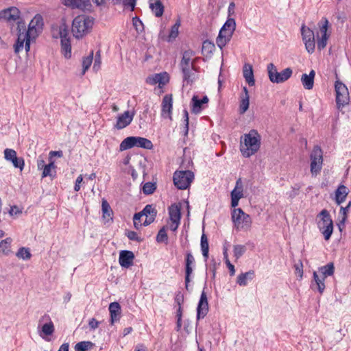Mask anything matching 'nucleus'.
Here are the masks:
<instances>
[{"mask_svg":"<svg viewBox=\"0 0 351 351\" xmlns=\"http://www.w3.org/2000/svg\"><path fill=\"white\" fill-rule=\"evenodd\" d=\"M43 20L40 16H36L29 23L28 29L25 27H21V23L18 24V35L14 49L15 53H19L23 49L24 43L27 38H36L38 36L39 32L42 29Z\"/></svg>","mask_w":351,"mask_h":351,"instance_id":"f257e3e1","label":"nucleus"},{"mask_svg":"<svg viewBox=\"0 0 351 351\" xmlns=\"http://www.w3.org/2000/svg\"><path fill=\"white\" fill-rule=\"evenodd\" d=\"M261 146V136L255 130H251L244 135L243 143L241 144V152L245 158H249L256 153Z\"/></svg>","mask_w":351,"mask_h":351,"instance_id":"f03ea898","label":"nucleus"},{"mask_svg":"<svg viewBox=\"0 0 351 351\" xmlns=\"http://www.w3.org/2000/svg\"><path fill=\"white\" fill-rule=\"evenodd\" d=\"M94 21L92 17L78 15L72 23L71 31L75 38L80 39L86 35L92 29Z\"/></svg>","mask_w":351,"mask_h":351,"instance_id":"7ed1b4c3","label":"nucleus"},{"mask_svg":"<svg viewBox=\"0 0 351 351\" xmlns=\"http://www.w3.org/2000/svg\"><path fill=\"white\" fill-rule=\"evenodd\" d=\"M236 29V21L232 17H228L226 21L221 28L216 39L217 46L222 49L229 43Z\"/></svg>","mask_w":351,"mask_h":351,"instance_id":"20e7f679","label":"nucleus"},{"mask_svg":"<svg viewBox=\"0 0 351 351\" xmlns=\"http://www.w3.org/2000/svg\"><path fill=\"white\" fill-rule=\"evenodd\" d=\"M134 147L152 149L153 143L150 140L144 137L129 136L121 143L119 149L120 151H125Z\"/></svg>","mask_w":351,"mask_h":351,"instance_id":"39448f33","label":"nucleus"},{"mask_svg":"<svg viewBox=\"0 0 351 351\" xmlns=\"http://www.w3.org/2000/svg\"><path fill=\"white\" fill-rule=\"evenodd\" d=\"M320 220L317 222V227L322 234L324 235V239L328 241L331 237L333 232V221L328 211L326 209L322 210L318 217Z\"/></svg>","mask_w":351,"mask_h":351,"instance_id":"423d86ee","label":"nucleus"},{"mask_svg":"<svg viewBox=\"0 0 351 351\" xmlns=\"http://www.w3.org/2000/svg\"><path fill=\"white\" fill-rule=\"evenodd\" d=\"M194 173L190 170L176 171L173 173L174 185L180 190L188 189L194 180Z\"/></svg>","mask_w":351,"mask_h":351,"instance_id":"0eeeda50","label":"nucleus"},{"mask_svg":"<svg viewBox=\"0 0 351 351\" xmlns=\"http://www.w3.org/2000/svg\"><path fill=\"white\" fill-rule=\"evenodd\" d=\"M267 70L269 80L276 84L286 82L291 77L293 73L292 69L289 67L286 68L281 72H278L276 66L273 63L267 64Z\"/></svg>","mask_w":351,"mask_h":351,"instance_id":"6e6552de","label":"nucleus"},{"mask_svg":"<svg viewBox=\"0 0 351 351\" xmlns=\"http://www.w3.org/2000/svg\"><path fill=\"white\" fill-rule=\"evenodd\" d=\"M232 220L235 228L239 229H247L251 226L252 220L249 215L239 208H234L232 211Z\"/></svg>","mask_w":351,"mask_h":351,"instance_id":"1a4fd4ad","label":"nucleus"},{"mask_svg":"<svg viewBox=\"0 0 351 351\" xmlns=\"http://www.w3.org/2000/svg\"><path fill=\"white\" fill-rule=\"evenodd\" d=\"M335 89L336 93L337 106L338 109H340L349 103L350 96L348 89L347 86L339 80L335 82Z\"/></svg>","mask_w":351,"mask_h":351,"instance_id":"9d476101","label":"nucleus"},{"mask_svg":"<svg viewBox=\"0 0 351 351\" xmlns=\"http://www.w3.org/2000/svg\"><path fill=\"white\" fill-rule=\"evenodd\" d=\"M301 34L302 40L305 44V47L309 53H312L315 51V34L312 29L302 25L301 27Z\"/></svg>","mask_w":351,"mask_h":351,"instance_id":"9b49d317","label":"nucleus"},{"mask_svg":"<svg viewBox=\"0 0 351 351\" xmlns=\"http://www.w3.org/2000/svg\"><path fill=\"white\" fill-rule=\"evenodd\" d=\"M195 265V261L192 252L191 251H186L185 254V287L187 290Z\"/></svg>","mask_w":351,"mask_h":351,"instance_id":"f8f14e48","label":"nucleus"},{"mask_svg":"<svg viewBox=\"0 0 351 351\" xmlns=\"http://www.w3.org/2000/svg\"><path fill=\"white\" fill-rule=\"evenodd\" d=\"M206 287H204L202 291L200 298L198 302L197 307V321L204 318L208 312V302L206 293L204 291Z\"/></svg>","mask_w":351,"mask_h":351,"instance_id":"ddd939ff","label":"nucleus"},{"mask_svg":"<svg viewBox=\"0 0 351 351\" xmlns=\"http://www.w3.org/2000/svg\"><path fill=\"white\" fill-rule=\"evenodd\" d=\"M135 115V112L129 110L125 111L123 113L117 117V123L114 127L118 130H121L129 125Z\"/></svg>","mask_w":351,"mask_h":351,"instance_id":"4468645a","label":"nucleus"},{"mask_svg":"<svg viewBox=\"0 0 351 351\" xmlns=\"http://www.w3.org/2000/svg\"><path fill=\"white\" fill-rule=\"evenodd\" d=\"M173 108L172 95H165L162 101L161 116L171 120V111Z\"/></svg>","mask_w":351,"mask_h":351,"instance_id":"2eb2a0df","label":"nucleus"},{"mask_svg":"<svg viewBox=\"0 0 351 351\" xmlns=\"http://www.w3.org/2000/svg\"><path fill=\"white\" fill-rule=\"evenodd\" d=\"M134 254L132 251L122 250L119 254V263L122 267L129 268L133 265Z\"/></svg>","mask_w":351,"mask_h":351,"instance_id":"dca6fc26","label":"nucleus"},{"mask_svg":"<svg viewBox=\"0 0 351 351\" xmlns=\"http://www.w3.org/2000/svg\"><path fill=\"white\" fill-rule=\"evenodd\" d=\"M20 16V11L16 7H10L0 12V19L7 21H15Z\"/></svg>","mask_w":351,"mask_h":351,"instance_id":"f3484780","label":"nucleus"},{"mask_svg":"<svg viewBox=\"0 0 351 351\" xmlns=\"http://www.w3.org/2000/svg\"><path fill=\"white\" fill-rule=\"evenodd\" d=\"M169 81V77L167 72L156 73L152 77L147 78V82L154 85L158 84L159 87H162L167 84Z\"/></svg>","mask_w":351,"mask_h":351,"instance_id":"a211bd4d","label":"nucleus"},{"mask_svg":"<svg viewBox=\"0 0 351 351\" xmlns=\"http://www.w3.org/2000/svg\"><path fill=\"white\" fill-rule=\"evenodd\" d=\"M250 105V95L247 87L243 88V93L240 97L239 104V112L240 114L245 113L249 108Z\"/></svg>","mask_w":351,"mask_h":351,"instance_id":"6ab92c4d","label":"nucleus"},{"mask_svg":"<svg viewBox=\"0 0 351 351\" xmlns=\"http://www.w3.org/2000/svg\"><path fill=\"white\" fill-rule=\"evenodd\" d=\"M315 76V71L311 70L309 74L304 73L301 77V82L303 87L306 90H311L314 85V78Z\"/></svg>","mask_w":351,"mask_h":351,"instance_id":"aec40b11","label":"nucleus"},{"mask_svg":"<svg viewBox=\"0 0 351 351\" xmlns=\"http://www.w3.org/2000/svg\"><path fill=\"white\" fill-rule=\"evenodd\" d=\"M325 278L322 276H319L316 271L313 272V281L311 282V287L312 289H317L322 294L325 289L324 284Z\"/></svg>","mask_w":351,"mask_h":351,"instance_id":"412c9836","label":"nucleus"},{"mask_svg":"<svg viewBox=\"0 0 351 351\" xmlns=\"http://www.w3.org/2000/svg\"><path fill=\"white\" fill-rule=\"evenodd\" d=\"M109 312L110 315V324H113L115 322L118 321L121 315V306L117 302H114L109 305Z\"/></svg>","mask_w":351,"mask_h":351,"instance_id":"4be33fe9","label":"nucleus"},{"mask_svg":"<svg viewBox=\"0 0 351 351\" xmlns=\"http://www.w3.org/2000/svg\"><path fill=\"white\" fill-rule=\"evenodd\" d=\"M180 204H173L169 207V215L171 221H180Z\"/></svg>","mask_w":351,"mask_h":351,"instance_id":"5701e85b","label":"nucleus"},{"mask_svg":"<svg viewBox=\"0 0 351 351\" xmlns=\"http://www.w3.org/2000/svg\"><path fill=\"white\" fill-rule=\"evenodd\" d=\"M349 193L348 189L343 184H340L335 191V202L338 205L343 203Z\"/></svg>","mask_w":351,"mask_h":351,"instance_id":"b1692460","label":"nucleus"},{"mask_svg":"<svg viewBox=\"0 0 351 351\" xmlns=\"http://www.w3.org/2000/svg\"><path fill=\"white\" fill-rule=\"evenodd\" d=\"M149 8L156 17H160L164 12V5L160 0H149Z\"/></svg>","mask_w":351,"mask_h":351,"instance_id":"393cba45","label":"nucleus"},{"mask_svg":"<svg viewBox=\"0 0 351 351\" xmlns=\"http://www.w3.org/2000/svg\"><path fill=\"white\" fill-rule=\"evenodd\" d=\"M243 74L246 82L249 84V86H254L255 84L252 66L251 64H244L243 69Z\"/></svg>","mask_w":351,"mask_h":351,"instance_id":"a878e982","label":"nucleus"},{"mask_svg":"<svg viewBox=\"0 0 351 351\" xmlns=\"http://www.w3.org/2000/svg\"><path fill=\"white\" fill-rule=\"evenodd\" d=\"M215 49V46L213 43L208 40H206L202 43V53L206 58H210L213 51Z\"/></svg>","mask_w":351,"mask_h":351,"instance_id":"bb28decb","label":"nucleus"},{"mask_svg":"<svg viewBox=\"0 0 351 351\" xmlns=\"http://www.w3.org/2000/svg\"><path fill=\"white\" fill-rule=\"evenodd\" d=\"M254 277V271L253 270H250L247 272L242 273L237 277V282L240 286H246L247 285V280H251Z\"/></svg>","mask_w":351,"mask_h":351,"instance_id":"cd10ccee","label":"nucleus"},{"mask_svg":"<svg viewBox=\"0 0 351 351\" xmlns=\"http://www.w3.org/2000/svg\"><path fill=\"white\" fill-rule=\"evenodd\" d=\"M310 158L311 162H323V152L319 146L315 145L313 147Z\"/></svg>","mask_w":351,"mask_h":351,"instance_id":"c85d7f7f","label":"nucleus"},{"mask_svg":"<svg viewBox=\"0 0 351 351\" xmlns=\"http://www.w3.org/2000/svg\"><path fill=\"white\" fill-rule=\"evenodd\" d=\"M42 320H49L48 323L45 324L42 327V332L45 335H51L54 332V325L51 321L50 317L47 315H45L42 318Z\"/></svg>","mask_w":351,"mask_h":351,"instance_id":"c756f323","label":"nucleus"},{"mask_svg":"<svg viewBox=\"0 0 351 351\" xmlns=\"http://www.w3.org/2000/svg\"><path fill=\"white\" fill-rule=\"evenodd\" d=\"M62 53L66 58L71 56V45L70 38H64L61 40Z\"/></svg>","mask_w":351,"mask_h":351,"instance_id":"7c9ffc66","label":"nucleus"},{"mask_svg":"<svg viewBox=\"0 0 351 351\" xmlns=\"http://www.w3.org/2000/svg\"><path fill=\"white\" fill-rule=\"evenodd\" d=\"M200 245L202 255L204 258L205 261H206L208 258L209 245L208 238L204 233L202 234Z\"/></svg>","mask_w":351,"mask_h":351,"instance_id":"2f4dec72","label":"nucleus"},{"mask_svg":"<svg viewBox=\"0 0 351 351\" xmlns=\"http://www.w3.org/2000/svg\"><path fill=\"white\" fill-rule=\"evenodd\" d=\"M101 210L103 213V217L104 219H107L108 220H109L110 219H112V210L107 200H106L105 199H103L101 202Z\"/></svg>","mask_w":351,"mask_h":351,"instance_id":"473e14b6","label":"nucleus"},{"mask_svg":"<svg viewBox=\"0 0 351 351\" xmlns=\"http://www.w3.org/2000/svg\"><path fill=\"white\" fill-rule=\"evenodd\" d=\"M89 0H62V3L72 8H80L84 7L85 3Z\"/></svg>","mask_w":351,"mask_h":351,"instance_id":"72a5a7b5","label":"nucleus"},{"mask_svg":"<svg viewBox=\"0 0 351 351\" xmlns=\"http://www.w3.org/2000/svg\"><path fill=\"white\" fill-rule=\"evenodd\" d=\"M191 111L193 113L198 114L202 111L203 103H202L197 95L193 96L191 99Z\"/></svg>","mask_w":351,"mask_h":351,"instance_id":"f704fd0d","label":"nucleus"},{"mask_svg":"<svg viewBox=\"0 0 351 351\" xmlns=\"http://www.w3.org/2000/svg\"><path fill=\"white\" fill-rule=\"evenodd\" d=\"M319 270L321 272L322 276L326 278L327 276H332L334 274V264L332 263H329L327 265L321 267Z\"/></svg>","mask_w":351,"mask_h":351,"instance_id":"c9c22d12","label":"nucleus"},{"mask_svg":"<svg viewBox=\"0 0 351 351\" xmlns=\"http://www.w3.org/2000/svg\"><path fill=\"white\" fill-rule=\"evenodd\" d=\"M12 242V239L10 237L6 238L4 240H2L0 242V252L3 253L5 255H8V254L10 252Z\"/></svg>","mask_w":351,"mask_h":351,"instance_id":"e433bc0d","label":"nucleus"},{"mask_svg":"<svg viewBox=\"0 0 351 351\" xmlns=\"http://www.w3.org/2000/svg\"><path fill=\"white\" fill-rule=\"evenodd\" d=\"M143 216L147 217H156L157 215V210L153 204L146 205L143 209L141 211Z\"/></svg>","mask_w":351,"mask_h":351,"instance_id":"4c0bfd02","label":"nucleus"},{"mask_svg":"<svg viewBox=\"0 0 351 351\" xmlns=\"http://www.w3.org/2000/svg\"><path fill=\"white\" fill-rule=\"evenodd\" d=\"M194 71H195V68L189 69L187 72H182L183 81L187 84H191L195 80L196 75Z\"/></svg>","mask_w":351,"mask_h":351,"instance_id":"58836bf2","label":"nucleus"},{"mask_svg":"<svg viewBox=\"0 0 351 351\" xmlns=\"http://www.w3.org/2000/svg\"><path fill=\"white\" fill-rule=\"evenodd\" d=\"M328 25H329L328 20L325 17H323L322 19V20L318 23V26L319 28V32L321 34V36H329V34H327Z\"/></svg>","mask_w":351,"mask_h":351,"instance_id":"ea45409f","label":"nucleus"},{"mask_svg":"<svg viewBox=\"0 0 351 351\" xmlns=\"http://www.w3.org/2000/svg\"><path fill=\"white\" fill-rule=\"evenodd\" d=\"M93 60V51L92 50L90 53V54L87 56L83 58L82 60V75H84L86 71L89 69L90 66Z\"/></svg>","mask_w":351,"mask_h":351,"instance_id":"a19ab883","label":"nucleus"},{"mask_svg":"<svg viewBox=\"0 0 351 351\" xmlns=\"http://www.w3.org/2000/svg\"><path fill=\"white\" fill-rule=\"evenodd\" d=\"M156 189V184L154 182H147L143 186V193L145 195H151L154 193Z\"/></svg>","mask_w":351,"mask_h":351,"instance_id":"79ce46f5","label":"nucleus"},{"mask_svg":"<svg viewBox=\"0 0 351 351\" xmlns=\"http://www.w3.org/2000/svg\"><path fill=\"white\" fill-rule=\"evenodd\" d=\"M180 26V20L178 19L176 23L171 27V31L169 35L168 41L170 42L174 40L178 35V29Z\"/></svg>","mask_w":351,"mask_h":351,"instance_id":"37998d69","label":"nucleus"},{"mask_svg":"<svg viewBox=\"0 0 351 351\" xmlns=\"http://www.w3.org/2000/svg\"><path fill=\"white\" fill-rule=\"evenodd\" d=\"M16 256L19 258H21L23 260H28L31 258L32 254L28 248L26 247H20L18 252L16 254Z\"/></svg>","mask_w":351,"mask_h":351,"instance_id":"c03bdc74","label":"nucleus"},{"mask_svg":"<svg viewBox=\"0 0 351 351\" xmlns=\"http://www.w3.org/2000/svg\"><path fill=\"white\" fill-rule=\"evenodd\" d=\"M93 346L90 341H80L75 346V351H86Z\"/></svg>","mask_w":351,"mask_h":351,"instance_id":"a18cd8bd","label":"nucleus"},{"mask_svg":"<svg viewBox=\"0 0 351 351\" xmlns=\"http://www.w3.org/2000/svg\"><path fill=\"white\" fill-rule=\"evenodd\" d=\"M247 248L243 245H234L233 252L234 256L236 259L241 258L246 252Z\"/></svg>","mask_w":351,"mask_h":351,"instance_id":"49530a36","label":"nucleus"},{"mask_svg":"<svg viewBox=\"0 0 351 351\" xmlns=\"http://www.w3.org/2000/svg\"><path fill=\"white\" fill-rule=\"evenodd\" d=\"M168 240V236L167 234V229L165 226H163L158 232L156 236V241L158 243L167 242Z\"/></svg>","mask_w":351,"mask_h":351,"instance_id":"de8ad7c7","label":"nucleus"},{"mask_svg":"<svg viewBox=\"0 0 351 351\" xmlns=\"http://www.w3.org/2000/svg\"><path fill=\"white\" fill-rule=\"evenodd\" d=\"M193 56V51H191V50L185 51L183 53L182 58L180 64H194L193 62L191 61V57Z\"/></svg>","mask_w":351,"mask_h":351,"instance_id":"09e8293b","label":"nucleus"},{"mask_svg":"<svg viewBox=\"0 0 351 351\" xmlns=\"http://www.w3.org/2000/svg\"><path fill=\"white\" fill-rule=\"evenodd\" d=\"M10 162L12 163L13 166L15 168H19V169H20L21 171H22L23 169L24 166H25V161L22 157H17V156H16Z\"/></svg>","mask_w":351,"mask_h":351,"instance_id":"8fccbe9b","label":"nucleus"},{"mask_svg":"<svg viewBox=\"0 0 351 351\" xmlns=\"http://www.w3.org/2000/svg\"><path fill=\"white\" fill-rule=\"evenodd\" d=\"M317 49L319 50H322L324 49L327 45V40L329 38V36H323L319 37V34L317 35Z\"/></svg>","mask_w":351,"mask_h":351,"instance_id":"3c124183","label":"nucleus"},{"mask_svg":"<svg viewBox=\"0 0 351 351\" xmlns=\"http://www.w3.org/2000/svg\"><path fill=\"white\" fill-rule=\"evenodd\" d=\"M16 156V152L12 149L6 148L4 150V158L8 161H11Z\"/></svg>","mask_w":351,"mask_h":351,"instance_id":"603ef678","label":"nucleus"},{"mask_svg":"<svg viewBox=\"0 0 351 351\" xmlns=\"http://www.w3.org/2000/svg\"><path fill=\"white\" fill-rule=\"evenodd\" d=\"M101 51L99 50L96 52L95 61L93 64V69L94 71H97L101 67Z\"/></svg>","mask_w":351,"mask_h":351,"instance_id":"864d4df0","label":"nucleus"},{"mask_svg":"<svg viewBox=\"0 0 351 351\" xmlns=\"http://www.w3.org/2000/svg\"><path fill=\"white\" fill-rule=\"evenodd\" d=\"M322 167V163L311 162V171L313 175H317L320 172Z\"/></svg>","mask_w":351,"mask_h":351,"instance_id":"5fc2aeb1","label":"nucleus"},{"mask_svg":"<svg viewBox=\"0 0 351 351\" xmlns=\"http://www.w3.org/2000/svg\"><path fill=\"white\" fill-rule=\"evenodd\" d=\"M60 39L69 38V29L67 26L65 24H62L60 27L59 31Z\"/></svg>","mask_w":351,"mask_h":351,"instance_id":"6e6d98bb","label":"nucleus"},{"mask_svg":"<svg viewBox=\"0 0 351 351\" xmlns=\"http://www.w3.org/2000/svg\"><path fill=\"white\" fill-rule=\"evenodd\" d=\"M300 189V186L298 184H295L294 186H293L291 190L289 193H287L289 198H290L291 199L295 198L299 194Z\"/></svg>","mask_w":351,"mask_h":351,"instance_id":"4d7b16f0","label":"nucleus"},{"mask_svg":"<svg viewBox=\"0 0 351 351\" xmlns=\"http://www.w3.org/2000/svg\"><path fill=\"white\" fill-rule=\"evenodd\" d=\"M126 236L131 241H135L137 242H141L143 241V239L139 237L137 233L134 231H128L126 232Z\"/></svg>","mask_w":351,"mask_h":351,"instance_id":"13d9d810","label":"nucleus"},{"mask_svg":"<svg viewBox=\"0 0 351 351\" xmlns=\"http://www.w3.org/2000/svg\"><path fill=\"white\" fill-rule=\"evenodd\" d=\"M136 0H122V4L125 8H130L131 11L135 8Z\"/></svg>","mask_w":351,"mask_h":351,"instance_id":"bf43d9fd","label":"nucleus"},{"mask_svg":"<svg viewBox=\"0 0 351 351\" xmlns=\"http://www.w3.org/2000/svg\"><path fill=\"white\" fill-rule=\"evenodd\" d=\"M183 118L184 122V134L186 135L189 132V113L186 110H184L183 111Z\"/></svg>","mask_w":351,"mask_h":351,"instance_id":"052dcab7","label":"nucleus"},{"mask_svg":"<svg viewBox=\"0 0 351 351\" xmlns=\"http://www.w3.org/2000/svg\"><path fill=\"white\" fill-rule=\"evenodd\" d=\"M133 25L135 27L137 31H141V27L143 28V24L142 21L138 17H134L132 19Z\"/></svg>","mask_w":351,"mask_h":351,"instance_id":"680f3d73","label":"nucleus"},{"mask_svg":"<svg viewBox=\"0 0 351 351\" xmlns=\"http://www.w3.org/2000/svg\"><path fill=\"white\" fill-rule=\"evenodd\" d=\"M243 197V189H234L231 192V198L241 199Z\"/></svg>","mask_w":351,"mask_h":351,"instance_id":"e2e57ef3","label":"nucleus"},{"mask_svg":"<svg viewBox=\"0 0 351 351\" xmlns=\"http://www.w3.org/2000/svg\"><path fill=\"white\" fill-rule=\"evenodd\" d=\"M351 206V202H350L346 207L341 206L340 208L339 215H342V217H346L347 219V213Z\"/></svg>","mask_w":351,"mask_h":351,"instance_id":"0e129e2a","label":"nucleus"},{"mask_svg":"<svg viewBox=\"0 0 351 351\" xmlns=\"http://www.w3.org/2000/svg\"><path fill=\"white\" fill-rule=\"evenodd\" d=\"M99 325V322H98L95 318H91L88 322V326H89L90 330H95L96 328H98Z\"/></svg>","mask_w":351,"mask_h":351,"instance_id":"69168bd1","label":"nucleus"},{"mask_svg":"<svg viewBox=\"0 0 351 351\" xmlns=\"http://www.w3.org/2000/svg\"><path fill=\"white\" fill-rule=\"evenodd\" d=\"M184 302V295L180 292H178L175 298V302L176 304L180 306H182V303Z\"/></svg>","mask_w":351,"mask_h":351,"instance_id":"338daca9","label":"nucleus"},{"mask_svg":"<svg viewBox=\"0 0 351 351\" xmlns=\"http://www.w3.org/2000/svg\"><path fill=\"white\" fill-rule=\"evenodd\" d=\"M47 176H52V169L49 168L48 166H45V168L43 169L42 177L45 178Z\"/></svg>","mask_w":351,"mask_h":351,"instance_id":"774afa93","label":"nucleus"}]
</instances>
